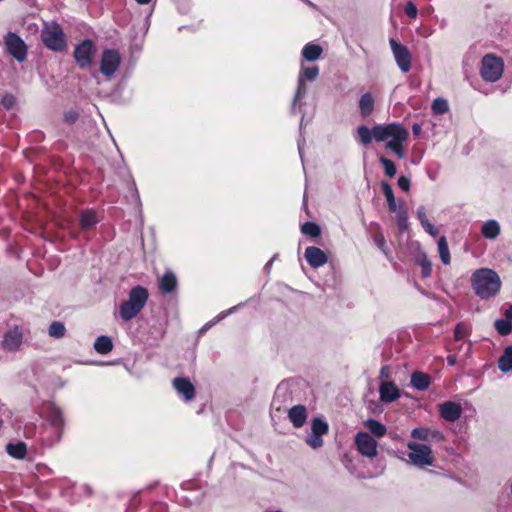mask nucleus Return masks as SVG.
I'll return each mask as SVG.
<instances>
[{
    "instance_id": "obj_49",
    "label": "nucleus",
    "mask_w": 512,
    "mask_h": 512,
    "mask_svg": "<svg viewBox=\"0 0 512 512\" xmlns=\"http://www.w3.org/2000/svg\"><path fill=\"white\" fill-rule=\"evenodd\" d=\"M404 12L409 18L415 19L418 14V9L414 3L407 2L406 5L404 6Z\"/></svg>"
},
{
    "instance_id": "obj_6",
    "label": "nucleus",
    "mask_w": 512,
    "mask_h": 512,
    "mask_svg": "<svg viewBox=\"0 0 512 512\" xmlns=\"http://www.w3.org/2000/svg\"><path fill=\"white\" fill-rule=\"evenodd\" d=\"M407 447L410 450L408 457L414 465L424 467L434 464L433 452L429 445L409 441Z\"/></svg>"
},
{
    "instance_id": "obj_26",
    "label": "nucleus",
    "mask_w": 512,
    "mask_h": 512,
    "mask_svg": "<svg viewBox=\"0 0 512 512\" xmlns=\"http://www.w3.org/2000/svg\"><path fill=\"white\" fill-rule=\"evenodd\" d=\"M94 349L97 353L102 355L110 353L113 349L111 338L104 335L97 337L94 342Z\"/></svg>"
},
{
    "instance_id": "obj_1",
    "label": "nucleus",
    "mask_w": 512,
    "mask_h": 512,
    "mask_svg": "<svg viewBox=\"0 0 512 512\" xmlns=\"http://www.w3.org/2000/svg\"><path fill=\"white\" fill-rule=\"evenodd\" d=\"M471 285L479 298L488 300L499 293L501 281L494 270L481 268L472 274Z\"/></svg>"
},
{
    "instance_id": "obj_13",
    "label": "nucleus",
    "mask_w": 512,
    "mask_h": 512,
    "mask_svg": "<svg viewBox=\"0 0 512 512\" xmlns=\"http://www.w3.org/2000/svg\"><path fill=\"white\" fill-rule=\"evenodd\" d=\"M438 408L440 417L448 422L457 421L463 412L461 404L454 401L443 402Z\"/></svg>"
},
{
    "instance_id": "obj_21",
    "label": "nucleus",
    "mask_w": 512,
    "mask_h": 512,
    "mask_svg": "<svg viewBox=\"0 0 512 512\" xmlns=\"http://www.w3.org/2000/svg\"><path fill=\"white\" fill-rule=\"evenodd\" d=\"M411 385L419 391H425L431 385V376L421 371H415L411 374Z\"/></svg>"
},
{
    "instance_id": "obj_35",
    "label": "nucleus",
    "mask_w": 512,
    "mask_h": 512,
    "mask_svg": "<svg viewBox=\"0 0 512 512\" xmlns=\"http://www.w3.org/2000/svg\"><path fill=\"white\" fill-rule=\"evenodd\" d=\"M396 212H397L396 220H397L399 232L403 233L408 228V216H407V212L404 208L403 202L401 203L399 209Z\"/></svg>"
},
{
    "instance_id": "obj_5",
    "label": "nucleus",
    "mask_w": 512,
    "mask_h": 512,
    "mask_svg": "<svg viewBox=\"0 0 512 512\" xmlns=\"http://www.w3.org/2000/svg\"><path fill=\"white\" fill-rule=\"evenodd\" d=\"M374 139L382 142L388 138L390 141H406L409 137V131L399 123H389L386 125H375L372 128Z\"/></svg>"
},
{
    "instance_id": "obj_53",
    "label": "nucleus",
    "mask_w": 512,
    "mask_h": 512,
    "mask_svg": "<svg viewBox=\"0 0 512 512\" xmlns=\"http://www.w3.org/2000/svg\"><path fill=\"white\" fill-rule=\"evenodd\" d=\"M380 377L381 378H388L389 377V370L387 366H383L380 370Z\"/></svg>"
},
{
    "instance_id": "obj_50",
    "label": "nucleus",
    "mask_w": 512,
    "mask_h": 512,
    "mask_svg": "<svg viewBox=\"0 0 512 512\" xmlns=\"http://www.w3.org/2000/svg\"><path fill=\"white\" fill-rule=\"evenodd\" d=\"M397 184L403 191H408L410 189L411 181L406 176H400L398 178Z\"/></svg>"
},
{
    "instance_id": "obj_46",
    "label": "nucleus",
    "mask_w": 512,
    "mask_h": 512,
    "mask_svg": "<svg viewBox=\"0 0 512 512\" xmlns=\"http://www.w3.org/2000/svg\"><path fill=\"white\" fill-rule=\"evenodd\" d=\"M1 105L7 110L12 109L16 103V98L11 93H6L0 100Z\"/></svg>"
},
{
    "instance_id": "obj_10",
    "label": "nucleus",
    "mask_w": 512,
    "mask_h": 512,
    "mask_svg": "<svg viewBox=\"0 0 512 512\" xmlns=\"http://www.w3.org/2000/svg\"><path fill=\"white\" fill-rule=\"evenodd\" d=\"M120 64V53L116 49H105L100 61V72L106 77H111L118 70Z\"/></svg>"
},
{
    "instance_id": "obj_39",
    "label": "nucleus",
    "mask_w": 512,
    "mask_h": 512,
    "mask_svg": "<svg viewBox=\"0 0 512 512\" xmlns=\"http://www.w3.org/2000/svg\"><path fill=\"white\" fill-rule=\"evenodd\" d=\"M357 133L360 139V142L367 146L372 142V138H374L372 129L370 130L367 126L361 125L357 128Z\"/></svg>"
},
{
    "instance_id": "obj_37",
    "label": "nucleus",
    "mask_w": 512,
    "mask_h": 512,
    "mask_svg": "<svg viewBox=\"0 0 512 512\" xmlns=\"http://www.w3.org/2000/svg\"><path fill=\"white\" fill-rule=\"evenodd\" d=\"M438 251L441 258V261L447 265L450 263V252L448 248V244L446 238L444 236L440 237L438 240Z\"/></svg>"
},
{
    "instance_id": "obj_9",
    "label": "nucleus",
    "mask_w": 512,
    "mask_h": 512,
    "mask_svg": "<svg viewBox=\"0 0 512 512\" xmlns=\"http://www.w3.org/2000/svg\"><path fill=\"white\" fill-rule=\"evenodd\" d=\"M389 43L399 69L403 73L409 72L412 63V55L409 49L405 45L398 43L393 38L390 39Z\"/></svg>"
},
{
    "instance_id": "obj_2",
    "label": "nucleus",
    "mask_w": 512,
    "mask_h": 512,
    "mask_svg": "<svg viewBox=\"0 0 512 512\" xmlns=\"http://www.w3.org/2000/svg\"><path fill=\"white\" fill-rule=\"evenodd\" d=\"M148 290L143 286L133 287L128 295V299L123 301L119 307V315L124 321H130L136 317L146 305L148 300Z\"/></svg>"
},
{
    "instance_id": "obj_36",
    "label": "nucleus",
    "mask_w": 512,
    "mask_h": 512,
    "mask_svg": "<svg viewBox=\"0 0 512 512\" xmlns=\"http://www.w3.org/2000/svg\"><path fill=\"white\" fill-rule=\"evenodd\" d=\"M373 239H374L375 245L385 254V256L387 258H391V252L387 246L385 237L380 230L375 232Z\"/></svg>"
},
{
    "instance_id": "obj_52",
    "label": "nucleus",
    "mask_w": 512,
    "mask_h": 512,
    "mask_svg": "<svg viewBox=\"0 0 512 512\" xmlns=\"http://www.w3.org/2000/svg\"><path fill=\"white\" fill-rule=\"evenodd\" d=\"M447 363L449 366H454L457 363V355L456 354H449L447 356Z\"/></svg>"
},
{
    "instance_id": "obj_54",
    "label": "nucleus",
    "mask_w": 512,
    "mask_h": 512,
    "mask_svg": "<svg viewBox=\"0 0 512 512\" xmlns=\"http://www.w3.org/2000/svg\"><path fill=\"white\" fill-rule=\"evenodd\" d=\"M505 317H506V320L510 321L512 320V305H510L506 310H505Z\"/></svg>"
},
{
    "instance_id": "obj_17",
    "label": "nucleus",
    "mask_w": 512,
    "mask_h": 512,
    "mask_svg": "<svg viewBox=\"0 0 512 512\" xmlns=\"http://www.w3.org/2000/svg\"><path fill=\"white\" fill-rule=\"evenodd\" d=\"M380 399L391 403L400 397V390L394 382H383L379 387Z\"/></svg>"
},
{
    "instance_id": "obj_41",
    "label": "nucleus",
    "mask_w": 512,
    "mask_h": 512,
    "mask_svg": "<svg viewBox=\"0 0 512 512\" xmlns=\"http://www.w3.org/2000/svg\"><path fill=\"white\" fill-rule=\"evenodd\" d=\"M431 108L434 114L441 115L448 112L449 105L447 100H445L444 98H436L433 101Z\"/></svg>"
},
{
    "instance_id": "obj_44",
    "label": "nucleus",
    "mask_w": 512,
    "mask_h": 512,
    "mask_svg": "<svg viewBox=\"0 0 512 512\" xmlns=\"http://www.w3.org/2000/svg\"><path fill=\"white\" fill-rule=\"evenodd\" d=\"M403 142L404 141H388L386 143V148L390 149L392 152H394L400 159L405 157V151L403 148Z\"/></svg>"
},
{
    "instance_id": "obj_31",
    "label": "nucleus",
    "mask_w": 512,
    "mask_h": 512,
    "mask_svg": "<svg viewBox=\"0 0 512 512\" xmlns=\"http://www.w3.org/2000/svg\"><path fill=\"white\" fill-rule=\"evenodd\" d=\"M80 226L83 230H89L98 222L93 210H86L80 214Z\"/></svg>"
},
{
    "instance_id": "obj_30",
    "label": "nucleus",
    "mask_w": 512,
    "mask_h": 512,
    "mask_svg": "<svg viewBox=\"0 0 512 512\" xmlns=\"http://www.w3.org/2000/svg\"><path fill=\"white\" fill-rule=\"evenodd\" d=\"M481 233L487 239H495L500 234V226L497 221L489 220L483 224Z\"/></svg>"
},
{
    "instance_id": "obj_40",
    "label": "nucleus",
    "mask_w": 512,
    "mask_h": 512,
    "mask_svg": "<svg viewBox=\"0 0 512 512\" xmlns=\"http://www.w3.org/2000/svg\"><path fill=\"white\" fill-rule=\"evenodd\" d=\"M494 327L501 336L509 335L512 332V323L506 319H497Z\"/></svg>"
},
{
    "instance_id": "obj_38",
    "label": "nucleus",
    "mask_w": 512,
    "mask_h": 512,
    "mask_svg": "<svg viewBox=\"0 0 512 512\" xmlns=\"http://www.w3.org/2000/svg\"><path fill=\"white\" fill-rule=\"evenodd\" d=\"M66 333V328L62 322L54 321L48 328L49 336L59 339L62 338Z\"/></svg>"
},
{
    "instance_id": "obj_29",
    "label": "nucleus",
    "mask_w": 512,
    "mask_h": 512,
    "mask_svg": "<svg viewBox=\"0 0 512 512\" xmlns=\"http://www.w3.org/2000/svg\"><path fill=\"white\" fill-rule=\"evenodd\" d=\"M364 426L370 431V433L378 438L385 436L387 428L380 421L375 419H368L364 422Z\"/></svg>"
},
{
    "instance_id": "obj_22",
    "label": "nucleus",
    "mask_w": 512,
    "mask_h": 512,
    "mask_svg": "<svg viewBox=\"0 0 512 512\" xmlns=\"http://www.w3.org/2000/svg\"><path fill=\"white\" fill-rule=\"evenodd\" d=\"M374 98L370 92L364 93L359 100V109L362 117L366 118L374 111Z\"/></svg>"
},
{
    "instance_id": "obj_33",
    "label": "nucleus",
    "mask_w": 512,
    "mask_h": 512,
    "mask_svg": "<svg viewBox=\"0 0 512 512\" xmlns=\"http://www.w3.org/2000/svg\"><path fill=\"white\" fill-rule=\"evenodd\" d=\"M311 432L320 436H324L329 432V425L322 418L315 417L311 422Z\"/></svg>"
},
{
    "instance_id": "obj_51",
    "label": "nucleus",
    "mask_w": 512,
    "mask_h": 512,
    "mask_svg": "<svg viewBox=\"0 0 512 512\" xmlns=\"http://www.w3.org/2000/svg\"><path fill=\"white\" fill-rule=\"evenodd\" d=\"M412 132L415 136H419L422 133V127L418 123L412 125Z\"/></svg>"
},
{
    "instance_id": "obj_42",
    "label": "nucleus",
    "mask_w": 512,
    "mask_h": 512,
    "mask_svg": "<svg viewBox=\"0 0 512 512\" xmlns=\"http://www.w3.org/2000/svg\"><path fill=\"white\" fill-rule=\"evenodd\" d=\"M417 264L421 267V275L423 278H428L431 276L432 273V264L426 257V255H423L419 259H417Z\"/></svg>"
},
{
    "instance_id": "obj_48",
    "label": "nucleus",
    "mask_w": 512,
    "mask_h": 512,
    "mask_svg": "<svg viewBox=\"0 0 512 512\" xmlns=\"http://www.w3.org/2000/svg\"><path fill=\"white\" fill-rule=\"evenodd\" d=\"M79 116H80L79 112L72 109V110L66 111L64 113L63 119L67 124L72 125L77 122V120L79 119Z\"/></svg>"
},
{
    "instance_id": "obj_25",
    "label": "nucleus",
    "mask_w": 512,
    "mask_h": 512,
    "mask_svg": "<svg viewBox=\"0 0 512 512\" xmlns=\"http://www.w3.org/2000/svg\"><path fill=\"white\" fill-rule=\"evenodd\" d=\"M7 453L15 459H24L27 453V446L24 442L9 443L6 446Z\"/></svg>"
},
{
    "instance_id": "obj_32",
    "label": "nucleus",
    "mask_w": 512,
    "mask_h": 512,
    "mask_svg": "<svg viewBox=\"0 0 512 512\" xmlns=\"http://www.w3.org/2000/svg\"><path fill=\"white\" fill-rule=\"evenodd\" d=\"M498 368L504 373L512 369V346L505 348L504 353L498 360Z\"/></svg>"
},
{
    "instance_id": "obj_11",
    "label": "nucleus",
    "mask_w": 512,
    "mask_h": 512,
    "mask_svg": "<svg viewBox=\"0 0 512 512\" xmlns=\"http://www.w3.org/2000/svg\"><path fill=\"white\" fill-rule=\"evenodd\" d=\"M355 446L365 457L372 459L378 455L377 441L367 432L360 431L355 435Z\"/></svg>"
},
{
    "instance_id": "obj_8",
    "label": "nucleus",
    "mask_w": 512,
    "mask_h": 512,
    "mask_svg": "<svg viewBox=\"0 0 512 512\" xmlns=\"http://www.w3.org/2000/svg\"><path fill=\"white\" fill-rule=\"evenodd\" d=\"M4 39L7 52L18 62L25 61L28 48L23 39L14 32H8Z\"/></svg>"
},
{
    "instance_id": "obj_24",
    "label": "nucleus",
    "mask_w": 512,
    "mask_h": 512,
    "mask_svg": "<svg viewBox=\"0 0 512 512\" xmlns=\"http://www.w3.org/2000/svg\"><path fill=\"white\" fill-rule=\"evenodd\" d=\"M417 218L420 221L423 229L431 236L438 234V229L429 221L426 215L425 208L423 206L417 209Z\"/></svg>"
},
{
    "instance_id": "obj_45",
    "label": "nucleus",
    "mask_w": 512,
    "mask_h": 512,
    "mask_svg": "<svg viewBox=\"0 0 512 512\" xmlns=\"http://www.w3.org/2000/svg\"><path fill=\"white\" fill-rule=\"evenodd\" d=\"M323 436H320V435H317V434H314V433H310L308 434V436L306 437V443L313 449H318L320 447L323 446L324 442H323V439H322Z\"/></svg>"
},
{
    "instance_id": "obj_27",
    "label": "nucleus",
    "mask_w": 512,
    "mask_h": 512,
    "mask_svg": "<svg viewBox=\"0 0 512 512\" xmlns=\"http://www.w3.org/2000/svg\"><path fill=\"white\" fill-rule=\"evenodd\" d=\"M318 75H319L318 66L302 68L301 75L299 77L297 96L300 94V90H301L302 86L304 85V80L313 81L317 78Z\"/></svg>"
},
{
    "instance_id": "obj_15",
    "label": "nucleus",
    "mask_w": 512,
    "mask_h": 512,
    "mask_svg": "<svg viewBox=\"0 0 512 512\" xmlns=\"http://www.w3.org/2000/svg\"><path fill=\"white\" fill-rule=\"evenodd\" d=\"M172 384L177 393L182 395L185 401H192L195 398V387L188 378L176 377L173 379Z\"/></svg>"
},
{
    "instance_id": "obj_3",
    "label": "nucleus",
    "mask_w": 512,
    "mask_h": 512,
    "mask_svg": "<svg viewBox=\"0 0 512 512\" xmlns=\"http://www.w3.org/2000/svg\"><path fill=\"white\" fill-rule=\"evenodd\" d=\"M40 36L44 46L53 52H63L67 48L65 33L57 22H45Z\"/></svg>"
},
{
    "instance_id": "obj_28",
    "label": "nucleus",
    "mask_w": 512,
    "mask_h": 512,
    "mask_svg": "<svg viewBox=\"0 0 512 512\" xmlns=\"http://www.w3.org/2000/svg\"><path fill=\"white\" fill-rule=\"evenodd\" d=\"M381 190L386 198L389 211L396 212L398 210V207L391 185L388 182L383 181L381 183Z\"/></svg>"
},
{
    "instance_id": "obj_18",
    "label": "nucleus",
    "mask_w": 512,
    "mask_h": 512,
    "mask_svg": "<svg viewBox=\"0 0 512 512\" xmlns=\"http://www.w3.org/2000/svg\"><path fill=\"white\" fill-rule=\"evenodd\" d=\"M288 418L295 428L302 427L307 419V409L304 405H295L288 411Z\"/></svg>"
},
{
    "instance_id": "obj_7",
    "label": "nucleus",
    "mask_w": 512,
    "mask_h": 512,
    "mask_svg": "<svg viewBox=\"0 0 512 512\" xmlns=\"http://www.w3.org/2000/svg\"><path fill=\"white\" fill-rule=\"evenodd\" d=\"M95 53V43L90 39H84L76 45L73 56L80 69H89L92 66Z\"/></svg>"
},
{
    "instance_id": "obj_47",
    "label": "nucleus",
    "mask_w": 512,
    "mask_h": 512,
    "mask_svg": "<svg viewBox=\"0 0 512 512\" xmlns=\"http://www.w3.org/2000/svg\"><path fill=\"white\" fill-rule=\"evenodd\" d=\"M467 327L463 323H458L454 328V340L460 341L467 335Z\"/></svg>"
},
{
    "instance_id": "obj_23",
    "label": "nucleus",
    "mask_w": 512,
    "mask_h": 512,
    "mask_svg": "<svg viewBox=\"0 0 512 512\" xmlns=\"http://www.w3.org/2000/svg\"><path fill=\"white\" fill-rule=\"evenodd\" d=\"M323 53V48L318 44L308 43L303 47L302 56L307 61H315Z\"/></svg>"
},
{
    "instance_id": "obj_20",
    "label": "nucleus",
    "mask_w": 512,
    "mask_h": 512,
    "mask_svg": "<svg viewBox=\"0 0 512 512\" xmlns=\"http://www.w3.org/2000/svg\"><path fill=\"white\" fill-rule=\"evenodd\" d=\"M22 343V333L16 328L9 330L3 339V347L10 351L17 350Z\"/></svg>"
},
{
    "instance_id": "obj_34",
    "label": "nucleus",
    "mask_w": 512,
    "mask_h": 512,
    "mask_svg": "<svg viewBox=\"0 0 512 512\" xmlns=\"http://www.w3.org/2000/svg\"><path fill=\"white\" fill-rule=\"evenodd\" d=\"M301 232L304 235L310 236L312 238H317L321 235V228L317 223L307 221L301 225Z\"/></svg>"
},
{
    "instance_id": "obj_43",
    "label": "nucleus",
    "mask_w": 512,
    "mask_h": 512,
    "mask_svg": "<svg viewBox=\"0 0 512 512\" xmlns=\"http://www.w3.org/2000/svg\"><path fill=\"white\" fill-rule=\"evenodd\" d=\"M380 162L384 168L386 176L392 178L396 175L397 168H396L395 163L392 160L382 156V157H380Z\"/></svg>"
},
{
    "instance_id": "obj_14",
    "label": "nucleus",
    "mask_w": 512,
    "mask_h": 512,
    "mask_svg": "<svg viewBox=\"0 0 512 512\" xmlns=\"http://www.w3.org/2000/svg\"><path fill=\"white\" fill-rule=\"evenodd\" d=\"M304 257L312 268H319L328 262V255L316 246H309L305 249Z\"/></svg>"
},
{
    "instance_id": "obj_55",
    "label": "nucleus",
    "mask_w": 512,
    "mask_h": 512,
    "mask_svg": "<svg viewBox=\"0 0 512 512\" xmlns=\"http://www.w3.org/2000/svg\"><path fill=\"white\" fill-rule=\"evenodd\" d=\"M138 4L146 5L150 3L151 0H135Z\"/></svg>"
},
{
    "instance_id": "obj_16",
    "label": "nucleus",
    "mask_w": 512,
    "mask_h": 512,
    "mask_svg": "<svg viewBox=\"0 0 512 512\" xmlns=\"http://www.w3.org/2000/svg\"><path fill=\"white\" fill-rule=\"evenodd\" d=\"M47 420L57 430L58 437H61L64 427V417L61 409L54 404L47 407Z\"/></svg>"
},
{
    "instance_id": "obj_4",
    "label": "nucleus",
    "mask_w": 512,
    "mask_h": 512,
    "mask_svg": "<svg viewBox=\"0 0 512 512\" xmlns=\"http://www.w3.org/2000/svg\"><path fill=\"white\" fill-rule=\"evenodd\" d=\"M504 72V61L501 57L489 53L481 60L480 75L486 82L498 81Z\"/></svg>"
},
{
    "instance_id": "obj_12",
    "label": "nucleus",
    "mask_w": 512,
    "mask_h": 512,
    "mask_svg": "<svg viewBox=\"0 0 512 512\" xmlns=\"http://www.w3.org/2000/svg\"><path fill=\"white\" fill-rule=\"evenodd\" d=\"M411 437L416 440L429 443H441L445 440L444 434L437 429L428 427H417L411 431Z\"/></svg>"
},
{
    "instance_id": "obj_19",
    "label": "nucleus",
    "mask_w": 512,
    "mask_h": 512,
    "mask_svg": "<svg viewBox=\"0 0 512 512\" xmlns=\"http://www.w3.org/2000/svg\"><path fill=\"white\" fill-rule=\"evenodd\" d=\"M177 284L178 282L175 274L172 271L167 270L159 280V290L163 294H170L176 290Z\"/></svg>"
}]
</instances>
